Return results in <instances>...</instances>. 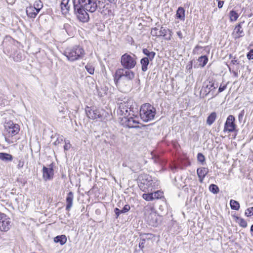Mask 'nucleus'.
<instances>
[{
    "instance_id": "nucleus-58",
    "label": "nucleus",
    "mask_w": 253,
    "mask_h": 253,
    "mask_svg": "<svg viewBox=\"0 0 253 253\" xmlns=\"http://www.w3.org/2000/svg\"><path fill=\"white\" fill-rule=\"evenodd\" d=\"M120 204H121V203H119L118 204V207H120Z\"/></svg>"
},
{
    "instance_id": "nucleus-2",
    "label": "nucleus",
    "mask_w": 253,
    "mask_h": 253,
    "mask_svg": "<svg viewBox=\"0 0 253 253\" xmlns=\"http://www.w3.org/2000/svg\"><path fill=\"white\" fill-rule=\"evenodd\" d=\"M64 54L69 61L73 62L83 58L85 55V52L81 46L75 45L66 48L64 51Z\"/></svg>"
},
{
    "instance_id": "nucleus-40",
    "label": "nucleus",
    "mask_w": 253,
    "mask_h": 253,
    "mask_svg": "<svg viewBox=\"0 0 253 253\" xmlns=\"http://www.w3.org/2000/svg\"><path fill=\"white\" fill-rule=\"evenodd\" d=\"M65 144L64 146V151H68L71 148V145L69 140L65 141Z\"/></svg>"
},
{
    "instance_id": "nucleus-13",
    "label": "nucleus",
    "mask_w": 253,
    "mask_h": 253,
    "mask_svg": "<svg viewBox=\"0 0 253 253\" xmlns=\"http://www.w3.org/2000/svg\"><path fill=\"white\" fill-rule=\"evenodd\" d=\"M85 112L87 116L92 120L99 119L103 120V116L101 114L99 110L94 107H86L85 108Z\"/></svg>"
},
{
    "instance_id": "nucleus-29",
    "label": "nucleus",
    "mask_w": 253,
    "mask_h": 253,
    "mask_svg": "<svg viewBox=\"0 0 253 253\" xmlns=\"http://www.w3.org/2000/svg\"><path fill=\"white\" fill-rule=\"evenodd\" d=\"M176 17L178 19L184 20L185 18V10L182 7H179L176 11Z\"/></svg>"
},
{
    "instance_id": "nucleus-31",
    "label": "nucleus",
    "mask_w": 253,
    "mask_h": 253,
    "mask_svg": "<svg viewBox=\"0 0 253 253\" xmlns=\"http://www.w3.org/2000/svg\"><path fill=\"white\" fill-rule=\"evenodd\" d=\"M12 156L10 154L5 153H0V159L4 161H11L12 160Z\"/></svg>"
},
{
    "instance_id": "nucleus-52",
    "label": "nucleus",
    "mask_w": 253,
    "mask_h": 253,
    "mask_svg": "<svg viewBox=\"0 0 253 253\" xmlns=\"http://www.w3.org/2000/svg\"><path fill=\"white\" fill-rule=\"evenodd\" d=\"M218 8H220L221 7H222L223 6V5L224 4V1H221V0H218Z\"/></svg>"
},
{
    "instance_id": "nucleus-16",
    "label": "nucleus",
    "mask_w": 253,
    "mask_h": 253,
    "mask_svg": "<svg viewBox=\"0 0 253 253\" xmlns=\"http://www.w3.org/2000/svg\"><path fill=\"white\" fill-rule=\"evenodd\" d=\"M123 166L124 167H126L128 166L132 171H136L139 170L141 168V165L139 163L138 160L137 159H130L129 162L126 164V163H124L123 164Z\"/></svg>"
},
{
    "instance_id": "nucleus-24",
    "label": "nucleus",
    "mask_w": 253,
    "mask_h": 253,
    "mask_svg": "<svg viewBox=\"0 0 253 253\" xmlns=\"http://www.w3.org/2000/svg\"><path fill=\"white\" fill-rule=\"evenodd\" d=\"M157 193H144L142 195V197L144 199L147 201H152L155 199H158V196H157Z\"/></svg>"
},
{
    "instance_id": "nucleus-15",
    "label": "nucleus",
    "mask_w": 253,
    "mask_h": 253,
    "mask_svg": "<svg viewBox=\"0 0 253 253\" xmlns=\"http://www.w3.org/2000/svg\"><path fill=\"white\" fill-rule=\"evenodd\" d=\"M217 87V85L216 86L214 85V83L211 81H209L206 83L205 82L204 83V85L202 87V88L201 90V94L202 92H203V94L205 96H207L209 94L212 90L216 88Z\"/></svg>"
},
{
    "instance_id": "nucleus-36",
    "label": "nucleus",
    "mask_w": 253,
    "mask_h": 253,
    "mask_svg": "<svg viewBox=\"0 0 253 253\" xmlns=\"http://www.w3.org/2000/svg\"><path fill=\"white\" fill-rule=\"evenodd\" d=\"M210 191L213 194H217L219 192V189L218 186L214 184H211L209 186Z\"/></svg>"
},
{
    "instance_id": "nucleus-19",
    "label": "nucleus",
    "mask_w": 253,
    "mask_h": 253,
    "mask_svg": "<svg viewBox=\"0 0 253 253\" xmlns=\"http://www.w3.org/2000/svg\"><path fill=\"white\" fill-rule=\"evenodd\" d=\"M168 32V29L164 28L163 27L161 28L160 31L158 30L157 28H153L151 31V34L152 36L157 37H165Z\"/></svg>"
},
{
    "instance_id": "nucleus-50",
    "label": "nucleus",
    "mask_w": 253,
    "mask_h": 253,
    "mask_svg": "<svg viewBox=\"0 0 253 253\" xmlns=\"http://www.w3.org/2000/svg\"><path fill=\"white\" fill-rule=\"evenodd\" d=\"M24 166V162L22 161H19L18 164L17 165V168L19 169L22 168Z\"/></svg>"
},
{
    "instance_id": "nucleus-41",
    "label": "nucleus",
    "mask_w": 253,
    "mask_h": 253,
    "mask_svg": "<svg viewBox=\"0 0 253 253\" xmlns=\"http://www.w3.org/2000/svg\"><path fill=\"white\" fill-rule=\"evenodd\" d=\"M130 209V206L128 205H125L122 210H121V212L123 213H125L127 211H128Z\"/></svg>"
},
{
    "instance_id": "nucleus-18",
    "label": "nucleus",
    "mask_w": 253,
    "mask_h": 253,
    "mask_svg": "<svg viewBox=\"0 0 253 253\" xmlns=\"http://www.w3.org/2000/svg\"><path fill=\"white\" fill-rule=\"evenodd\" d=\"M53 175V170L52 168H47L43 166L42 169V176L44 180L51 179Z\"/></svg>"
},
{
    "instance_id": "nucleus-1",
    "label": "nucleus",
    "mask_w": 253,
    "mask_h": 253,
    "mask_svg": "<svg viewBox=\"0 0 253 253\" xmlns=\"http://www.w3.org/2000/svg\"><path fill=\"white\" fill-rule=\"evenodd\" d=\"M134 76V73L131 70L118 69L114 75V82L117 86H130Z\"/></svg>"
},
{
    "instance_id": "nucleus-39",
    "label": "nucleus",
    "mask_w": 253,
    "mask_h": 253,
    "mask_svg": "<svg viewBox=\"0 0 253 253\" xmlns=\"http://www.w3.org/2000/svg\"><path fill=\"white\" fill-rule=\"evenodd\" d=\"M197 160L199 162L203 163L205 161V156L202 153H198L197 155Z\"/></svg>"
},
{
    "instance_id": "nucleus-28",
    "label": "nucleus",
    "mask_w": 253,
    "mask_h": 253,
    "mask_svg": "<svg viewBox=\"0 0 253 253\" xmlns=\"http://www.w3.org/2000/svg\"><path fill=\"white\" fill-rule=\"evenodd\" d=\"M216 113L215 112H212L207 118V124L211 126L216 120Z\"/></svg>"
},
{
    "instance_id": "nucleus-34",
    "label": "nucleus",
    "mask_w": 253,
    "mask_h": 253,
    "mask_svg": "<svg viewBox=\"0 0 253 253\" xmlns=\"http://www.w3.org/2000/svg\"><path fill=\"white\" fill-rule=\"evenodd\" d=\"M230 205L231 209L234 210H238L240 208V205L238 202L234 200H231L230 201Z\"/></svg>"
},
{
    "instance_id": "nucleus-42",
    "label": "nucleus",
    "mask_w": 253,
    "mask_h": 253,
    "mask_svg": "<svg viewBox=\"0 0 253 253\" xmlns=\"http://www.w3.org/2000/svg\"><path fill=\"white\" fill-rule=\"evenodd\" d=\"M240 225L243 227H246L247 226V222L243 218H240L239 219Z\"/></svg>"
},
{
    "instance_id": "nucleus-4",
    "label": "nucleus",
    "mask_w": 253,
    "mask_h": 253,
    "mask_svg": "<svg viewBox=\"0 0 253 253\" xmlns=\"http://www.w3.org/2000/svg\"><path fill=\"white\" fill-rule=\"evenodd\" d=\"M139 180L140 181L139 187L145 192L152 191V189L158 185L157 182L154 181L151 176L149 175H142L140 176Z\"/></svg>"
},
{
    "instance_id": "nucleus-8",
    "label": "nucleus",
    "mask_w": 253,
    "mask_h": 253,
    "mask_svg": "<svg viewBox=\"0 0 253 253\" xmlns=\"http://www.w3.org/2000/svg\"><path fill=\"white\" fill-rule=\"evenodd\" d=\"M75 13L78 19L82 22H87L89 19V15L86 10L83 6H80L77 5H74Z\"/></svg>"
},
{
    "instance_id": "nucleus-45",
    "label": "nucleus",
    "mask_w": 253,
    "mask_h": 253,
    "mask_svg": "<svg viewBox=\"0 0 253 253\" xmlns=\"http://www.w3.org/2000/svg\"><path fill=\"white\" fill-rule=\"evenodd\" d=\"M10 137H8V135H6L5 137V140L8 143V144H11V143H13L14 142V141L13 140H11L10 139Z\"/></svg>"
},
{
    "instance_id": "nucleus-7",
    "label": "nucleus",
    "mask_w": 253,
    "mask_h": 253,
    "mask_svg": "<svg viewBox=\"0 0 253 253\" xmlns=\"http://www.w3.org/2000/svg\"><path fill=\"white\" fill-rule=\"evenodd\" d=\"M130 115V114L128 113V115L124 116L121 120V124L124 126L129 128L138 127L137 125L139 123L138 117L134 115L132 116Z\"/></svg>"
},
{
    "instance_id": "nucleus-37",
    "label": "nucleus",
    "mask_w": 253,
    "mask_h": 253,
    "mask_svg": "<svg viewBox=\"0 0 253 253\" xmlns=\"http://www.w3.org/2000/svg\"><path fill=\"white\" fill-rule=\"evenodd\" d=\"M85 68L86 70L90 74L93 75L94 72V68L92 65L90 64H87L85 66Z\"/></svg>"
},
{
    "instance_id": "nucleus-53",
    "label": "nucleus",
    "mask_w": 253,
    "mask_h": 253,
    "mask_svg": "<svg viewBox=\"0 0 253 253\" xmlns=\"http://www.w3.org/2000/svg\"><path fill=\"white\" fill-rule=\"evenodd\" d=\"M176 34H177V35L178 36L179 38L180 39H183V35H182V34L181 33V32L180 31H178L176 32Z\"/></svg>"
},
{
    "instance_id": "nucleus-3",
    "label": "nucleus",
    "mask_w": 253,
    "mask_h": 253,
    "mask_svg": "<svg viewBox=\"0 0 253 253\" xmlns=\"http://www.w3.org/2000/svg\"><path fill=\"white\" fill-rule=\"evenodd\" d=\"M156 110L153 106L149 103L142 105L140 109V116L144 122H148L154 120Z\"/></svg>"
},
{
    "instance_id": "nucleus-10",
    "label": "nucleus",
    "mask_w": 253,
    "mask_h": 253,
    "mask_svg": "<svg viewBox=\"0 0 253 253\" xmlns=\"http://www.w3.org/2000/svg\"><path fill=\"white\" fill-rule=\"evenodd\" d=\"M5 129L6 130V135H8V137H12L17 134L20 130L18 125L14 124L11 121H8L5 123Z\"/></svg>"
},
{
    "instance_id": "nucleus-20",
    "label": "nucleus",
    "mask_w": 253,
    "mask_h": 253,
    "mask_svg": "<svg viewBox=\"0 0 253 253\" xmlns=\"http://www.w3.org/2000/svg\"><path fill=\"white\" fill-rule=\"evenodd\" d=\"M74 199V193L70 191L69 192L66 198V210L70 211L73 206V202Z\"/></svg>"
},
{
    "instance_id": "nucleus-56",
    "label": "nucleus",
    "mask_w": 253,
    "mask_h": 253,
    "mask_svg": "<svg viewBox=\"0 0 253 253\" xmlns=\"http://www.w3.org/2000/svg\"><path fill=\"white\" fill-rule=\"evenodd\" d=\"M229 58H230V59H233V56H232V55L231 54H230V55H229Z\"/></svg>"
},
{
    "instance_id": "nucleus-38",
    "label": "nucleus",
    "mask_w": 253,
    "mask_h": 253,
    "mask_svg": "<svg viewBox=\"0 0 253 253\" xmlns=\"http://www.w3.org/2000/svg\"><path fill=\"white\" fill-rule=\"evenodd\" d=\"M245 215L247 216H251L253 215V207L247 209L245 211Z\"/></svg>"
},
{
    "instance_id": "nucleus-30",
    "label": "nucleus",
    "mask_w": 253,
    "mask_h": 253,
    "mask_svg": "<svg viewBox=\"0 0 253 253\" xmlns=\"http://www.w3.org/2000/svg\"><path fill=\"white\" fill-rule=\"evenodd\" d=\"M13 60L16 62H19L23 59V56L22 52L20 51H16L13 54Z\"/></svg>"
},
{
    "instance_id": "nucleus-57",
    "label": "nucleus",
    "mask_w": 253,
    "mask_h": 253,
    "mask_svg": "<svg viewBox=\"0 0 253 253\" xmlns=\"http://www.w3.org/2000/svg\"><path fill=\"white\" fill-rule=\"evenodd\" d=\"M156 193H157L156 195L158 196V197H159V196H160V195L159 194V191H157Z\"/></svg>"
},
{
    "instance_id": "nucleus-14",
    "label": "nucleus",
    "mask_w": 253,
    "mask_h": 253,
    "mask_svg": "<svg viewBox=\"0 0 253 253\" xmlns=\"http://www.w3.org/2000/svg\"><path fill=\"white\" fill-rule=\"evenodd\" d=\"M234 121L235 118L233 115H229L224 125V132H232L235 130L236 125L235 124Z\"/></svg>"
},
{
    "instance_id": "nucleus-6",
    "label": "nucleus",
    "mask_w": 253,
    "mask_h": 253,
    "mask_svg": "<svg viewBox=\"0 0 253 253\" xmlns=\"http://www.w3.org/2000/svg\"><path fill=\"white\" fill-rule=\"evenodd\" d=\"M73 4L83 6L90 12H94L97 7L94 0H73Z\"/></svg>"
},
{
    "instance_id": "nucleus-5",
    "label": "nucleus",
    "mask_w": 253,
    "mask_h": 253,
    "mask_svg": "<svg viewBox=\"0 0 253 253\" xmlns=\"http://www.w3.org/2000/svg\"><path fill=\"white\" fill-rule=\"evenodd\" d=\"M120 62L122 69L131 70L136 65V56L133 54L126 53L122 55Z\"/></svg>"
},
{
    "instance_id": "nucleus-44",
    "label": "nucleus",
    "mask_w": 253,
    "mask_h": 253,
    "mask_svg": "<svg viewBox=\"0 0 253 253\" xmlns=\"http://www.w3.org/2000/svg\"><path fill=\"white\" fill-rule=\"evenodd\" d=\"M114 212L116 215V218H117L119 217V216L120 215V214L122 213L121 210H120L119 209H118L117 208H116L114 209Z\"/></svg>"
},
{
    "instance_id": "nucleus-46",
    "label": "nucleus",
    "mask_w": 253,
    "mask_h": 253,
    "mask_svg": "<svg viewBox=\"0 0 253 253\" xmlns=\"http://www.w3.org/2000/svg\"><path fill=\"white\" fill-rule=\"evenodd\" d=\"M244 113H245L244 110H242L240 113V114L238 115V119H239V121H241L242 120L243 116L244 115Z\"/></svg>"
},
{
    "instance_id": "nucleus-43",
    "label": "nucleus",
    "mask_w": 253,
    "mask_h": 253,
    "mask_svg": "<svg viewBox=\"0 0 253 253\" xmlns=\"http://www.w3.org/2000/svg\"><path fill=\"white\" fill-rule=\"evenodd\" d=\"M247 57L249 60L253 59V49H251L247 54Z\"/></svg>"
},
{
    "instance_id": "nucleus-17",
    "label": "nucleus",
    "mask_w": 253,
    "mask_h": 253,
    "mask_svg": "<svg viewBox=\"0 0 253 253\" xmlns=\"http://www.w3.org/2000/svg\"><path fill=\"white\" fill-rule=\"evenodd\" d=\"M243 23H244V22H241L235 27L232 34L235 39H237L244 36L245 33L242 26Z\"/></svg>"
},
{
    "instance_id": "nucleus-51",
    "label": "nucleus",
    "mask_w": 253,
    "mask_h": 253,
    "mask_svg": "<svg viewBox=\"0 0 253 253\" xmlns=\"http://www.w3.org/2000/svg\"><path fill=\"white\" fill-rule=\"evenodd\" d=\"M228 68H229V70L230 72L233 73L234 77L237 78L238 77V73L236 71H231V68L229 66H228Z\"/></svg>"
},
{
    "instance_id": "nucleus-33",
    "label": "nucleus",
    "mask_w": 253,
    "mask_h": 253,
    "mask_svg": "<svg viewBox=\"0 0 253 253\" xmlns=\"http://www.w3.org/2000/svg\"><path fill=\"white\" fill-rule=\"evenodd\" d=\"M33 7H35L36 11L38 12H39L43 7V4L40 0H37L35 1Z\"/></svg>"
},
{
    "instance_id": "nucleus-55",
    "label": "nucleus",
    "mask_w": 253,
    "mask_h": 253,
    "mask_svg": "<svg viewBox=\"0 0 253 253\" xmlns=\"http://www.w3.org/2000/svg\"><path fill=\"white\" fill-rule=\"evenodd\" d=\"M251 231L253 232V224L251 226Z\"/></svg>"
},
{
    "instance_id": "nucleus-23",
    "label": "nucleus",
    "mask_w": 253,
    "mask_h": 253,
    "mask_svg": "<svg viewBox=\"0 0 253 253\" xmlns=\"http://www.w3.org/2000/svg\"><path fill=\"white\" fill-rule=\"evenodd\" d=\"M70 0H62L60 3V7L63 13H67L70 7V5L69 4Z\"/></svg>"
},
{
    "instance_id": "nucleus-35",
    "label": "nucleus",
    "mask_w": 253,
    "mask_h": 253,
    "mask_svg": "<svg viewBox=\"0 0 253 253\" xmlns=\"http://www.w3.org/2000/svg\"><path fill=\"white\" fill-rule=\"evenodd\" d=\"M239 17V15L235 11L232 10L229 13L230 20L231 21H235Z\"/></svg>"
},
{
    "instance_id": "nucleus-27",
    "label": "nucleus",
    "mask_w": 253,
    "mask_h": 253,
    "mask_svg": "<svg viewBox=\"0 0 253 253\" xmlns=\"http://www.w3.org/2000/svg\"><path fill=\"white\" fill-rule=\"evenodd\" d=\"M54 241L55 243H59L61 245H63L67 242V238L64 235L57 236L54 238Z\"/></svg>"
},
{
    "instance_id": "nucleus-9",
    "label": "nucleus",
    "mask_w": 253,
    "mask_h": 253,
    "mask_svg": "<svg viewBox=\"0 0 253 253\" xmlns=\"http://www.w3.org/2000/svg\"><path fill=\"white\" fill-rule=\"evenodd\" d=\"M154 236L151 234H144L140 235L139 247L141 249L149 247L153 244Z\"/></svg>"
},
{
    "instance_id": "nucleus-49",
    "label": "nucleus",
    "mask_w": 253,
    "mask_h": 253,
    "mask_svg": "<svg viewBox=\"0 0 253 253\" xmlns=\"http://www.w3.org/2000/svg\"><path fill=\"white\" fill-rule=\"evenodd\" d=\"M168 31L169 32V37H166L165 38V40H167V41H169L171 40V36H172V32L171 31H170V30H168Z\"/></svg>"
},
{
    "instance_id": "nucleus-25",
    "label": "nucleus",
    "mask_w": 253,
    "mask_h": 253,
    "mask_svg": "<svg viewBox=\"0 0 253 253\" xmlns=\"http://www.w3.org/2000/svg\"><path fill=\"white\" fill-rule=\"evenodd\" d=\"M142 52L146 56V57H148V59H149L150 61H152L156 55L155 52L150 51L147 48H143Z\"/></svg>"
},
{
    "instance_id": "nucleus-54",
    "label": "nucleus",
    "mask_w": 253,
    "mask_h": 253,
    "mask_svg": "<svg viewBox=\"0 0 253 253\" xmlns=\"http://www.w3.org/2000/svg\"><path fill=\"white\" fill-rule=\"evenodd\" d=\"M192 67V62H190V64L187 66L186 68L187 69H191Z\"/></svg>"
},
{
    "instance_id": "nucleus-21",
    "label": "nucleus",
    "mask_w": 253,
    "mask_h": 253,
    "mask_svg": "<svg viewBox=\"0 0 253 253\" xmlns=\"http://www.w3.org/2000/svg\"><path fill=\"white\" fill-rule=\"evenodd\" d=\"M208 169L205 168H202L197 169V173L199 177V181L201 183L203 182V180L208 173Z\"/></svg>"
},
{
    "instance_id": "nucleus-48",
    "label": "nucleus",
    "mask_w": 253,
    "mask_h": 253,
    "mask_svg": "<svg viewBox=\"0 0 253 253\" xmlns=\"http://www.w3.org/2000/svg\"><path fill=\"white\" fill-rule=\"evenodd\" d=\"M231 63L233 65L238 64L239 63V62L237 59H236L235 57H234L231 60Z\"/></svg>"
},
{
    "instance_id": "nucleus-32",
    "label": "nucleus",
    "mask_w": 253,
    "mask_h": 253,
    "mask_svg": "<svg viewBox=\"0 0 253 253\" xmlns=\"http://www.w3.org/2000/svg\"><path fill=\"white\" fill-rule=\"evenodd\" d=\"M198 61L199 62L200 66L204 67L207 64L208 61V58L206 55L201 56L199 57Z\"/></svg>"
},
{
    "instance_id": "nucleus-26",
    "label": "nucleus",
    "mask_w": 253,
    "mask_h": 253,
    "mask_svg": "<svg viewBox=\"0 0 253 253\" xmlns=\"http://www.w3.org/2000/svg\"><path fill=\"white\" fill-rule=\"evenodd\" d=\"M149 60L148 57H143L140 60L141 69L142 71L146 72L148 70V66L149 64Z\"/></svg>"
},
{
    "instance_id": "nucleus-11",
    "label": "nucleus",
    "mask_w": 253,
    "mask_h": 253,
    "mask_svg": "<svg viewBox=\"0 0 253 253\" xmlns=\"http://www.w3.org/2000/svg\"><path fill=\"white\" fill-rule=\"evenodd\" d=\"M11 227L10 218L6 214L0 212V230L2 232L8 231Z\"/></svg>"
},
{
    "instance_id": "nucleus-47",
    "label": "nucleus",
    "mask_w": 253,
    "mask_h": 253,
    "mask_svg": "<svg viewBox=\"0 0 253 253\" xmlns=\"http://www.w3.org/2000/svg\"><path fill=\"white\" fill-rule=\"evenodd\" d=\"M226 85H224L223 86L220 85V86H219V89H218V92H222L226 89Z\"/></svg>"
},
{
    "instance_id": "nucleus-22",
    "label": "nucleus",
    "mask_w": 253,
    "mask_h": 253,
    "mask_svg": "<svg viewBox=\"0 0 253 253\" xmlns=\"http://www.w3.org/2000/svg\"><path fill=\"white\" fill-rule=\"evenodd\" d=\"M26 11L27 16L31 18H35L39 13L36 11L35 7H33V6L27 7Z\"/></svg>"
},
{
    "instance_id": "nucleus-12",
    "label": "nucleus",
    "mask_w": 253,
    "mask_h": 253,
    "mask_svg": "<svg viewBox=\"0 0 253 253\" xmlns=\"http://www.w3.org/2000/svg\"><path fill=\"white\" fill-rule=\"evenodd\" d=\"M132 101L131 100L123 101L119 104V108L117 110L118 113L120 115L126 116L129 111H131Z\"/></svg>"
}]
</instances>
